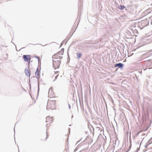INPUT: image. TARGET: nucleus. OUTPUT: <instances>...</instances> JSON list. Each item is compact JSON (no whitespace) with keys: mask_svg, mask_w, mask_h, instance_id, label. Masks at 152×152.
<instances>
[{"mask_svg":"<svg viewBox=\"0 0 152 152\" xmlns=\"http://www.w3.org/2000/svg\"><path fill=\"white\" fill-rule=\"evenodd\" d=\"M64 49L62 48L56 53L54 54L52 56L53 59L61 60L63 58L62 56L64 54Z\"/></svg>","mask_w":152,"mask_h":152,"instance_id":"f257e3e1","label":"nucleus"},{"mask_svg":"<svg viewBox=\"0 0 152 152\" xmlns=\"http://www.w3.org/2000/svg\"><path fill=\"white\" fill-rule=\"evenodd\" d=\"M56 102L55 100H49L47 105V108L51 110L55 109L56 107Z\"/></svg>","mask_w":152,"mask_h":152,"instance_id":"f03ea898","label":"nucleus"},{"mask_svg":"<svg viewBox=\"0 0 152 152\" xmlns=\"http://www.w3.org/2000/svg\"><path fill=\"white\" fill-rule=\"evenodd\" d=\"M53 66L55 69L59 68L60 64L61 63V61L60 60H57L55 61L53 60Z\"/></svg>","mask_w":152,"mask_h":152,"instance_id":"7ed1b4c3","label":"nucleus"},{"mask_svg":"<svg viewBox=\"0 0 152 152\" xmlns=\"http://www.w3.org/2000/svg\"><path fill=\"white\" fill-rule=\"evenodd\" d=\"M53 121V118L52 117L50 116H47L46 118V122L47 124H46L47 126L48 127L49 124L52 123Z\"/></svg>","mask_w":152,"mask_h":152,"instance_id":"20e7f679","label":"nucleus"},{"mask_svg":"<svg viewBox=\"0 0 152 152\" xmlns=\"http://www.w3.org/2000/svg\"><path fill=\"white\" fill-rule=\"evenodd\" d=\"M58 71H56L51 74V77L53 81H55L58 77Z\"/></svg>","mask_w":152,"mask_h":152,"instance_id":"39448f33","label":"nucleus"},{"mask_svg":"<svg viewBox=\"0 0 152 152\" xmlns=\"http://www.w3.org/2000/svg\"><path fill=\"white\" fill-rule=\"evenodd\" d=\"M48 96L50 98H53L55 97V94L52 88H49L48 91Z\"/></svg>","mask_w":152,"mask_h":152,"instance_id":"423d86ee","label":"nucleus"},{"mask_svg":"<svg viewBox=\"0 0 152 152\" xmlns=\"http://www.w3.org/2000/svg\"><path fill=\"white\" fill-rule=\"evenodd\" d=\"M23 58L25 61H26L28 64L30 63L31 59V56L30 55H24L23 56Z\"/></svg>","mask_w":152,"mask_h":152,"instance_id":"0eeeda50","label":"nucleus"},{"mask_svg":"<svg viewBox=\"0 0 152 152\" xmlns=\"http://www.w3.org/2000/svg\"><path fill=\"white\" fill-rule=\"evenodd\" d=\"M123 66V64L121 63H119L118 64H116L114 65V66L115 67H117V66H119V67H120L121 68H122Z\"/></svg>","mask_w":152,"mask_h":152,"instance_id":"6e6552de","label":"nucleus"},{"mask_svg":"<svg viewBox=\"0 0 152 152\" xmlns=\"http://www.w3.org/2000/svg\"><path fill=\"white\" fill-rule=\"evenodd\" d=\"M25 72L26 75L28 76L29 77L30 76V72L28 69H25Z\"/></svg>","mask_w":152,"mask_h":152,"instance_id":"1a4fd4ad","label":"nucleus"},{"mask_svg":"<svg viewBox=\"0 0 152 152\" xmlns=\"http://www.w3.org/2000/svg\"><path fill=\"white\" fill-rule=\"evenodd\" d=\"M35 76L37 78H38L39 77V71L38 68H37V69L35 72Z\"/></svg>","mask_w":152,"mask_h":152,"instance_id":"9d476101","label":"nucleus"},{"mask_svg":"<svg viewBox=\"0 0 152 152\" xmlns=\"http://www.w3.org/2000/svg\"><path fill=\"white\" fill-rule=\"evenodd\" d=\"M77 56L78 58H80L81 56V54L80 53H77Z\"/></svg>","mask_w":152,"mask_h":152,"instance_id":"9b49d317","label":"nucleus"},{"mask_svg":"<svg viewBox=\"0 0 152 152\" xmlns=\"http://www.w3.org/2000/svg\"><path fill=\"white\" fill-rule=\"evenodd\" d=\"M124 7L125 6L123 5H120L119 6V8L121 10H122V9L124 8Z\"/></svg>","mask_w":152,"mask_h":152,"instance_id":"f8f14e48","label":"nucleus"},{"mask_svg":"<svg viewBox=\"0 0 152 152\" xmlns=\"http://www.w3.org/2000/svg\"><path fill=\"white\" fill-rule=\"evenodd\" d=\"M48 137V135L47 134H46V137L45 138V140H46Z\"/></svg>","mask_w":152,"mask_h":152,"instance_id":"ddd939ff","label":"nucleus"}]
</instances>
